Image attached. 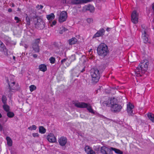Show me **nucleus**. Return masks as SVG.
Here are the masks:
<instances>
[{"label": "nucleus", "instance_id": "nucleus-46", "mask_svg": "<svg viewBox=\"0 0 154 154\" xmlns=\"http://www.w3.org/2000/svg\"><path fill=\"white\" fill-rule=\"evenodd\" d=\"M39 8H38V10H40V9H42L43 8V6L42 5H39Z\"/></svg>", "mask_w": 154, "mask_h": 154}, {"label": "nucleus", "instance_id": "nucleus-51", "mask_svg": "<svg viewBox=\"0 0 154 154\" xmlns=\"http://www.w3.org/2000/svg\"><path fill=\"white\" fill-rule=\"evenodd\" d=\"M8 11L9 12H11L12 11V9L11 8H9L8 9Z\"/></svg>", "mask_w": 154, "mask_h": 154}, {"label": "nucleus", "instance_id": "nucleus-56", "mask_svg": "<svg viewBox=\"0 0 154 154\" xmlns=\"http://www.w3.org/2000/svg\"><path fill=\"white\" fill-rule=\"evenodd\" d=\"M39 5H37V6H36V8H39Z\"/></svg>", "mask_w": 154, "mask_h": 154}, {"label": "nucleus", "instance_id": "nucleus-38", "mask_svg": "<svg viewBox=\"0 0 154 154\" xmlns=\"http://www.w3.org/2000/svg\"><path fill=\"white\" fill-rule=\"evenodd\" d=\"M30 16L32 18H37L36 14L34 13H31Z\"/></svg>", "mask_w": 154, "mask_h": 154}, {"label": "nucleus", "instance_id": "nucleus-22", "mask_svg": "<svg viewBox=\"0 0 154 154\" xmlns=\"http://www.w3.org/2000/svg\"><path fill=\"white\" fill-rule=\"evenodd\" d=\"M6 139L7 141V144L9 146H11L12 145V141L11 138L9 137H6Z\"/></svg>", "mask_w": 154, "mask_h": 154}, {"label": "nucleus", "instance_id": "nucleus-12", "mask_svg": "<svg viewBox=\"0 0 154 154\" xmlns=\"http://www.w3.org/2000/svg\"><path fill=\"white\" fill-rule=\"evenodd\" d=\"M67 142V138L64 137H62L58 140L59 144L61 146H65Z\"/></svg>", "mask_w": 154, "mask_h": 154}, {"label": "nucleus", "instance_id": "nucleus-15", "mask_svg": "<svg viewBox=\"0 0 154 154\" xmlns=\"http://www.w3.org/2000/svg\"><path fill=\"white\" fill-rule=\"evenodd\" d=\"M67 18V12L65 11H62L60 14L59 19H66Z\"/></svg>", "mask_w": 154, "mask_h": 154}, {"label": "nucleus", "instance_id": "nucleus-48", "mask_svg": "<svg viewBox=\"0 0 154 154\" xmlns=\"http://www.w3.org/2000/svg\"><path fill=\"white\" fill-rule=\"evenodd\" d=\"M3 129V127L2 125L0 124V131H2Z\"/></svg>", "mask_w": 154, "mask_h": 154}, {"label": "nucleus", "instance_id": "nucleus-58", "mask_svg": "<svg viewBox=\"0 0 154 154\" xmlns=\"http://www.w3.org/2000/svg\"><path fill=\"white\" fill-rule=\"evenodd\" d=\"M14 19H19L17 17H15L14 18Z\"/></svg>", "mask_w": 154, "mask_h": 154}, {"label": "nucleus", "instance_id": "nucleus-21", "mask_svg": "<svg viewBox=\"0 0 154 154\" xmlns=\"http://www.w3.org/2000/svg\"><path fill=\"white\" fill-rule=\"evenodd\" d=\"M148 118L153 122L154 123V114L151 113L147 114Z\"/></svg>", "mask_w": 154, "mask_h": 154}, {"label": "nucleus", "instance_id": "nucleus-28", "mask_svg": "<svg viewBox=\"0 0 154 154\" xmlns=\"http://www.w3.org/2000/svg\"><path fill=\"white\" fill-rule=\"evenodd\" d=\"M55 18V16L53 13H51L50 14L47 15V19H53Z\"/></svg>", "mask_w": 154, "mask_h": 154}, {"label": "nucleus", "instance_id": "nucleus-10", "mask_svg": "<svg viewBox=\"0 0 154 154\" xmlns=\"http://www.w3.org/2000/svg\"><path fill=\"white\" fill-rule=\"evenodd\" d=\"M91 1L92 0H72L71 2L73 4L78 5L87 3Z\"/></svg>", "mask_w": 154, "mask_h": 154}, {"label": "nucleus", "instance_id": "nucleus-26", "mask_svg": "<svg viewBox=\"0 0 154 154\" xmlns=\"http://www.w3.org/2000/svg\"><path fill=\"white\" fill-rule=\"evenodd\" d=\"M86 108H87V110L89 112L93 114L94 113V112L90 104H88V107H87Z\"/></svg>", "mask_w": 154, "mask_h": 154}, {"label": "nucleus", "instance_id": "nucleus-17", "mask_svg": "<svg viewBox=\"0 0 154 154\" xmlns=\"http://www.w3.org/2000/svg\"><path fill=\"white\" fill-rule=\"evenodd\" d=\"M77 39L75 38H72L68 41L69 44L70 45H72L75 44L77 42Z\"/></svg>", "mask_w": 154, "mask_h": 154}, {"label": "nucleus", "instance_id": "nucleus-63", "mask_svg": "<svg viewBox=\"0 0 154 154\" xmlns=\"http://www.w3.org/2000/svg\"><path fill=\"white\" fill-rule=\"evenodd\" d=\"M154 30V27L153 28Z\"/></svg>", "mask_w": 154, "mask_h": 154}, {"label": "nucleus", "instance_id": "nucleus-47", "mask_svg": "<svg viewBox=\"0 0 154 154\" xmlns=\"http://www.w3.org/2000/svg\"><path fill=\"white\" fill-rule=\"evenodd\" d=\"M112 88L115 89H119V87L118 86L116 87H113Z\"/></svg>", "mask_w": 154, "mask_h": 154}, {"label": "nucleus", "instance_id": "nucleus-25", "mask_svg": "<svg viewBox=\"0 0 154 154\" xmlns=\"http://www.w3.org/2000/svg\"><path fill=\"white\" fill-rule=\"evenodd\" d=\"M46 129L42 126L39 127V132L41 134H44L46 132Z\"/></svg>", "mask_w": 154, "mask_h": 154}, {"label": "nucleus", "instance_id": "nucleus-4", "mask_svg": "<svg viewBox=\"0 0 154 154\" xmlns=\"http://www.w3.org/2000/svg\"><path fill=\"white\" fill-rule=\"evenodd\" d=\"M115 99L113 98L110 100V103L111 105V110L114 112H120L122 108V106L121 105L116 103H114V101Z\"/></svg>", "mask_w": 154, "mask_h": 154}, {"label": "nucleus", "instance_id": "nucleus-20", "mask_svg": "<svg viewBox=\"0 0 154 154\" xmlns=\"http://www.w3.org/2000/svg\"><path fill=\"white\" fill-rule=\"evenodd\" d=\"M39 69L40 70L45 72L47 70L46 66L45 64H41L39 66Z\"/></svg>", "mask_w": 154, "mask_h": 154}, {"label": "nucleus", "instance_id": "nucleus-27", "mask_svg": "<svg viewBox=\"0 0 154 154\" xmlns=\"http://www.w3.org/2000/svg\"><path fill=\"white\" fill-rule=\"evenodd\" d=\"M111 149H112V150H114L115 152L119 154H123V152L122 151H120V150L116 149L115 148H113L112 147H111Z\"/></svg>", "mask_w": 154, "mask_h": 154}, {"label": "nucleus", "instance_id": "nucleus-1", "mask_svg": "<svg viewBox=\"0 0 154 154\" xmlns=\"http://www.w3.org/2000/svg\"><path fill=\"white\" fill-rule=\"evenodd\" d=\"M148 60H144L140 63L138 67L135 69V72L136 76L139 77L141 76L143 73H144L147 69L149 65Z\"/></svg>", "mask_w": 154, "mask_h": 154}, {"label": "nucleus", "instance_id": "nucleus-61", "mask_svg": "<svg viewBox=\"0 0 154 154\" xmlns=\"http://www.w3.org/2000/svg\"><path fill=\"white\" fill-rule=\"evenodd\" d=\"M19 10H20V9L19 8H18V10L19 11Z\"/></svg>", "mask_w": 154, "mask_h": 154}, {"label": "nucleus", "instance_id": "nucleus-49", "mask_svg": "<svg viewBox=\"0 0 154 154\" xmlns=\"http://www.w3.org/2000/svg\"><path fill=\"white\" fill-rule=\"evenodd\" d=\"M33 57L35 58H36L37 57V55L36 54H34L32 55Z\"/></svg>", "mask_w": 154, "mask_h": 154}, {"label": "nucleus", "instance_id": "nucleus-37", "mask_svg": "<svg viewBox=\"0 0 154 154\" xmlns=\"http://www.w3.org/2000/svg\"><path fill=\"white\" fill-rule=\"evenodd\" d=\"M55 59L53 57H51L49 59V60L51 63L53 64L55 63Z\"/></svg>", "mask_w": 154, "mask_h": 154}, {"label": "nucleus", "instance_id": "nucleus-52", "mask_svg": "<svg viewBox=\"0 0 154 154\" xmlns=\"http://www.w3.org/2000/svg\"><path fill=\"white\" fill-rule=\"evenodd\" d=\"M85 71V68L84 67L83 69H82L81 71V72H84V71Z\"/></svg>", "mask_w": 154, "mask_h": 154}, {"label": "nucleus", "instance_id": "nucleus-36", "mask_svg": "<svg viewBox=\"0 0 154 154\" xmlns=\"http://www.w3.org/2000/svg\"><path fill=\"white\" fill-rule=\"evenodd\" d=\"M29 88L31 92L33 91L36 89V87L34 85H31L29 86Z\"/></svg>", "mask_w": 154, "mask_h": 154}, {"label": "nucleus", "instance_id": "nucleus-41", "mask_svg": "<svg viewBox=\"0 0 154 154\" xmlns=\"http://www.w3.org/2000/svg\"><path fill=\"white\" fill-rule=\"evenodd\" d=\"M67 58H64L61 60V64H63L64 62H65L66 60H67Z\"/></svg>", "mask_w": 154, "mask_h": 154}, {"label": "nucleus", "instance_id": "nucleus-59", "mask_svg": "<svg viewBox=\"0 0 154 154\" xmlns=\"http://www.w3.org/2000/svg\"><path fill=\"white\" fill-rule=\"evenodd\" d=\"M15 57H14V56H13V59L14 60H15Z\"/></svg>", "mask_w": 154, "mask_h": 154}, {"label": "nucleus", "instance_id": "nucleus-57", "mask_svg": "<svg viewBox=\"0 0 154 154\" xmlns=\"http://www.w3.org/2000/svg\"><path fill=\"white\" fill-rule=\"evenodd\" d=\"M152 8L153 11H154V3L152 5Z\"/></svg>", "mask_w": 154, "mask_h": 154}, {"label": "nucleus", "instance_id": "nucleus-45", "mask_svg": "<svg viewBox=\"0 0 154 154\" xmlns=\"http://www.w3.org/2000/svg\"><path fill=\"white\" fill-rule=\"evenodd\" d=\"M66 20H59V22L61 23H63V22L65 21Z\"/></svg>", "mask_w": 154, "mask_h": 154}, {"label": "nucleus", "instance_id": "nucleus-34", "mask_svg": "<svg viewBox=\"0 0 154 154\" xmlns=\"http://www.w3.org/2000/svg\"><path fill=\"white\" fill-rule=\"evenodd\" d=\"M2 103L4 104H6L7 103V99L5 95L2 96Z\"/></svg>", "mask_w": 154, "mask_h": 154}, {"label": "nucleus", "instance_id": "nucleus-3", "mask_svg": "<svg viewBox=\"0 0 154 154\" xmlns=\"http://www.w3.org/2000/svg\"><path fill=\"white\" fill-rule=\"evenodd\" d=\"M91 75V83L93 84H95L98 82L100 77V73L97 68H94L92 69Z\"/></svg>", "mask_w": 154, "mask_h": 154}, {"label": "nucleus", "instance_id": "nucleus-5", "mask_svg": "<svg viewBox=\"0 0 154 154\" xmlns=\"http://www.w3.org/2000/svg\"><path fill=\"white\" fill-rule=\"evenodd\" d=\"M40 39L37 38L35 39L32 44V48L34 52L38 53L40 51V48L39 45L40 43Z\"/></svg>", "mask_w": 154, "mask_h": 154}, {"label": "nucleus", "instance_id": "nucleus-35", "mask_svg": "<svg viewBox=\"0 0 154 154\" xmlns=\"http://www.w3.org/2000/svg\"><path fill=\"white\" fill-rule=\"evenodd\" d=\"M8 84L9 86L10 90H11V88L14 86L15 85V82H13L11 83H10L8 82Z\"/></svg>", "mask_w": 154, "mask_h": 154}, {"label": "nucleus", "instance_id": "nucleus-6", "mask_svg": "<svg viewBox=\"0 0 154 154\" xmlns=\"http://www.w3.org/2000/svg\"><path fill=\"white\" fill-rule=\"evenodd\" d=\"M36 28L38 29H42L45 27V23L43 20H35L34 21Z\"/></svg>", "mask_w": 154, "mask_h": 154}, {"label": "nucleus", "instance_id": "nucleus-16", "mask_svg": "<svg viewBox=\"0 0 154 154\" xmlns=\"http://www.w3.org/2000/svg\"><path fill=\"white\" fill-rule=\"evenodd\" d=\"M85 150L88 154H95V152L88 146H85Z\"/></svg>", "mask_w": 154, "mask_h": 154}, {"label": "nucleus", "instance_id": "nucleus-7", "mask_svg": "<svg viewBox=\"0 0 154 154\" xmlns=\"http://www.w3.org/2000/svg\"><path fill=\"white\" fill-rule=\"evenodd\" d=\"M100 151L103 154H112V151L111 148H109L105 146H103L100 148Z\"/></svg>", "mask_w": 154, "mask_h": 154}, {"label": "nucleus", "instance_id": "nucleus-39", "mask_svg": "<svg viewBox=\"0 0 154 154\" xmlns=\"http://www.w3.org/2000/svg\"><path fill=\"white\" fill-rule=\"evenodd\" d=\"M36 129V127L35 125H32V127H29L28 128V129L31 130H35Z\"/></svg>", "mask_w": 154, "mask_h": 154}, {"label": "nucleus", "instance_id": "nucleus-55", "mask_svg": "<svg viewBox=\"0 0 154 154\" xmlns=\"http://www.w3.org/2000/svg\"><path fill=\"white\" fill-rule=\"evenodd\" d=\"M16 23H19L20 21H21V20H16Z\"/></svg>", "mask_w": 154, "mask_h": 154}, {"label": "nucleus", "instance_id": "nucleus-11", "mask_svg": "<svg viewBox=\"0 0 154 154\" xmlns=\"http://www.w3.org/2000/svg\"><path fill=\"white\" fill-rule=\"evenodd\" d=\"M105 30L103 28L100 29L94 35L93 38L103 36L105 34Z\"/></svg>", "mask_w": 154, "mask_h": 154}, {"label": "nucleus", "instance_id": "nucleus-30", "mask_svg": "<svg viewBox=\"0 0 154 154\" xmlns=\"http://www.w3.org/2000/svg\"><path fill=\"white\" fill-rule=\"evenodd\" d=\"M20 89V86L19 85H15L14 86L11 88V90H14L15 91H18Z\"/></svg>", "mask_w": 154, "mask_h": 154}, {"label": "nucleus", "instance_id": "nucleus-44", "mask_svg": "<svg viewBox=\"0 0 154 154\" xmlns=\"http://www.w3.org/2000/svg\"><path fill=\"white\" fill-rule=\"evenodd\" d=\"M26 25H29L30 24V20H26Z\"/></svg>", "mask_w": 154, "mask_h": 154}, {"label": "nucleus", "instance_id": "nucleus-23", "mask_svg": "<svg viewBox=\"0 0 154 154\" xmlns=\"http://www.w3.org/2000/svg\"><path fill=\"white\" fill-rule=\"evenodd\" d=\"M6 49L5 46L3 43L1 41L0 43V51H5V50Z\"/></svg>", "mask_w": 154, "mask_h": 154}, {"label": "nucleus", "instance_id": "nucleus-19", "mask_svg": "<svg viewBox=\"0 0 154 154\" xmlns=\"http://www.w3.org/2000/svg\"><path fill=\"white\" fill-rule=\"evenodd\" d=\"M146 32L145 30L144 31V33L143 34V40L144 42L145 43H150V42L149 41L148 38L146 36Z\"/></svg>", "mask_w": 154, "mask_h": 154}, {"label": "nucleus", "instance_id": "nucleus-29", "mask_svg": "<svg viewBox=\"0 0 154 154\" xmlns=\"http://www.w3.org/2000/svg\"><path fill=\"white\" fill-rule=\"evenodd\" d=\"M76 59V56L75 54L72 55L69 58V60L70 63L75 60Z\"/></svg>", "mask_w": 154, "mask_h": 154}, {"label": "nucleus", "instance_id": "nucleus-33", "mask_svg": "<svg viewBox=\"0 0 154 154\" xmlns=\"http://www.w3.org/2000/svg\"><path fill=\"white\" fill-rule=\"evenodd\" d=\"M14 113L8 111L7 112V116L9 118H12L14 116Z\"/></svg>", "mask_w": 154, "mask_h": 154}, {"label": "nucleus", "instance_id": "nucleus-54", "mask_svg": "<svg viewBox=\"0 0 154 154\" xmlns=\"http://www.w3.org/2000/svg\"><path fill=\"white\" fill-rule=\"evenodd\" d=\"M110 28H107L106 29V30L107 31H110Z\"/></svg>", "mask_w": 154, "mask_h": 154}, {"label": "nucleus", "instance_id": "nucleus-8", "mask_svg": "<svg viewBox=\"0 0 154 154\" xmlns=\"http://www.w3.org/2000/svg\"><path fill=\"white\" fill-rule=\"evenodd\" d=\"M94 10V6L91 5L85 6L83 7L82 8V11L84 12L88 11L90 12H93Z\"/></svg>", "mask_w": 154, "mask_h": 154}, {"label": "nucleus", "instance_id": "nucleus-14", "mask_svg": "<svg viewBox=\"0 0 154 154\" xmlns=\"http://www.w3.org/2000/svg\"><path fill=\"white\" fill-rule=\"evenodd\" d=\"M47 139L50 142L54 143L56 141V138L54 135L50 133L47 136Z\"/></svg>", "mask_w": 154, "mask_h": 154}, {"label": "nucleus", "instance_id": "nucleus-62", "mask_svg": "<svg viewBox=\"0 0 154 154\" xmlns=\"http://www.w3.org/2000/svg\"><path fill=\"white\" fill-rule=\"evenodd\" d=\"M88 19H89V18L87 19V20H88Z\"/></svg>", "mask_w": 154, "mask_h": 154}, {"label": "nucleus", "instance_id": "nucleus-9", "mask_svg": "<svg viewBox=\"0 0 154 154\" xmlns=\"http://www.w3.org/2000/svg\"><path fill=\"white\" fill-rule=\"evenodd\" d=\"M134 108V106L131 103H129L127 104V112L130 116L133 114V109Z\"/></svg>", "mask_w": 154, "mask_h": 154}, {"label": "nucleus", "instance_id": "nucleus-50", "mask_svg": "<svg viewBox=\"0 0 154 154\" xmlns=\"http://www.w3.org/2000/svg\"><path fill=\"white\" fill-rule=\"evenodd\" d=\"M11 5L12 7H14L15 6V5L13 3H11Z\"/></svg>", "mask_w": 154, "mask_h": 154}, {"label": "nucleus", "instance_id": "nucleus-18", "mask_svg": "<svg viewBox=\"0 0 154 154\" xmlns=\"http://www.w3.org/2000/svg\"><path fill=\"white\" fill-rule=\"evenodd\" d=\"M131 19H138L139 18L138 15L135 11H134L131 15Z\"/></svg>", "mask_w": 154, "mask_h": 154}, {"label": "nucleus", "instance_id": "nucleus-43", "mask_svg": "<svg viewBox=\"0 0 154 154\" xmlns=\"http://www.w3.org/2000/svg\"><path fill=\"white\" fill-rule=\"evenodd\" d=\"M104 103L106 105V106H109V104L108 102H107V101H105L104 102Z\"/></svg>", "mask_w": 154, "mask_h": 154}, {"label": "nucleus", "instance_id": "nucleus-2", "mask_svg": "<svg viewBox=\"0 0 154 154\" xmlns=\"http://www.w3.org/2000/svg\"><path fill=\"white\" fill-rule=\"evenodd\" d=\"M98 54L100 56L104 57L109 52L107 45L104 43H101L97 48Z\"/></svg>", "mask_w": 154, "mask_h": 154}, {"label": "nucleus", "instance_id": "nucleus-24", "mask_svg": "<svg viewBox=\"0 0 154 154\" xmlns=\"http://www.w3.org/2000/svg\"><path fill=\"white\" fill-rule=\"evenodd\" d=\"M49 21V23H48L49 25H50L51 27L55 25L57 22L56 21L54 20H48Z\"/></svg>", "mask_w": 154, "mask_h": 154}, {"label": "nucleus", "instance_id": "nucleus-42", "mask_svg": "<svg viewBox=\"0 0 154 154\" xmlns=\"http://www.w3.org/2000/svg\"><path fill=\"white\" fill-rule=\"evenodd\" d=\"M32 135L34 137H38V135L37 133L33 134Z\"/></svg>", "mask_w": 154, "mask_h": 154}, {"label": "nucleus", "instance_id": "nucleus-31", "mask_svg": "<svg viewBox=\"0 0 154 154\" xmlns=\"http://www.w3.org/2000/svg\"><path fill=\"white\" fill-rule=\"evenodd\" d=\"M68 29L64 27H62L60 28V30L59 31V33L60 34H62L64 32L67 31Z\"/></svg>", "mask_w": 154, "mask_h": 154}, {"label": "nucleus", "instance_id": "nucleus-40", "mask_svg": "<svg viewBox=\"0 0 154 154\" xmlns=\"http://www.w3.org/2000/svg\"><path fill=\"white\" fill-rule=\"evenodd\" d=\"M131 22L134 24H136L138 23V20H131Z\"/></svg>", "mask_w": 154, "mask_h": 154}, {"label": "nucleus", "instance_id": "nucleus-53", "mask_svg": "<svg viewBox=\"0 0 154 154\" xmlns=\"http://www.w3.org/2000/svg\"><path fill=\"white\" fill-rule=\"evenodd\" d=\"M87 20V22L89 23H90L92 22L91 20Z\"/></svg>", "mask_w": 154, "mask_h": 154}, {"label": "nucleus", "instance_id": "nucleus-13", "mask_svg": "<svg viewBox=\"0 0 154 154\" xmlns=\"http://www.w3.org/2000/svg\"><path fill=\"white\" fill-rule=\"evenodd\" d=\"M74 106L78 108H86L88 107V104L84 102H78L75 103Z\"/></svg>", "mask_w": 154, "mask_h": 154}, {"label": "nucleus", "instance_id": "nucleus-32", "mask_svg": "<svg viewBox=\"0 0 154 154\" xmlns=\"http://www.w3.org/2000/svg\"><path fill=\"white\" fill-rule=\"evenodd\" d=\"M3 108L4 110L6 112H8L9 111V106L6 104H4L3 106Z\"/></svg>", "mask_w": 154, "mask_h": 154}, {"label": "nucleus", "instance_id": "nucleus-64", "mask_svg": "<svg viewBox=\"0 0 154 154\" xmlns=\"http://www.w3.org/2000/svg\"><path fill=\"white\" fill-rule=\"evenodd\" d=\"M1 42V41L0 40V43Z\"/></svg>", "mask_w": 154, "mask_h": 154}, {"label": "nucleus", "instance_id": "nucleus-60", "mask_svg": "<svg viewBox=\"0 0 154 154\" xmlns=\"http://www.w3.org/2000/svg\"><path fill=\"white\" fill-rule=\"evenodd\" d=\"M2 116L1 114L0 113V118H1Z\"/></svg>", "mask_w": 154, "mask_h": 154}]
</instances>
